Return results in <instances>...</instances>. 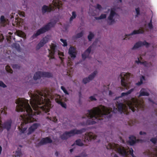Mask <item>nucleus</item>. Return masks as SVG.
I'll use <instances>...</instances> for the list:
<instances>
[{
    "label": "nucleus",
    "instance_id": "nucleus-1",
    "mask_svg": "<svg viewBox=\"0 0 157 157\" xmlns=\"http://www.w3.org/2000/svg\"><path fill=\"white\" fill-rule=\"evenodd\" d=\"M111 111L110 109L101 105L100 107H95L93 110H89V125L105 121L104 118L111 117Z\"/></svg>",
    "mask_w": 157,
    "mask_h": 157
},
{
    "label": "nucleus",
    "instance_id": "nucleus-2",
    "mask_svg": "<svg viewBox=\"0 0 157 157\" xmlns=\"http://www.w3.org/2000/svg\"><path fill=\"white\" fill-rule=\"evenodd\" d=\"M46 91H38L37 94L32 95L31 100H30V103L33 109L38 114H42V112L47 113L50 110L48 105H45L39 106L44 104L45 102V98L48 97V95Z\"/></svg>",
    "mask_w": 157,
    "mask_h": 157
},
{
    "label": "nucleus",
    "instance_id": "nucleus-3",
    "mask_svg": "<svg viewBox=\"0 0 157 157\" xmlns=\"http://www.w3.org/2000/svg\"><path fill=\"white\" fill-rule=\"evenodd\" d=\"M29 100L24 98H19L16 101L17 104L16 110L17 112H24L21 117L24 119L30 120L33 116V111L29 103Z\"/></svg>",
    "mask_w": 157,
    "mask_h": 157
},
{
    "label": "nucleus",
    "instance_id": "nucleus-4",
    "mask_svg": "<svg viewBox=\"0 0 157 157\" xmlns=\"http://www.w3.org/2000/svg\"><path fill=\"white\" fill-rule=\"evenodd\" d=\"M84 129L80 130L74 129L70 131L65 132L60 136V138L62 140H67L70 137L73 136L75 134H79L82 133L85 131Z\"/></svg>",
    "mask_w": 157,
    "mask_h": 157
},
{
    "label": "nucleus",
    "instance_id": "nucleus-5",
    "mask_svg": "<svg viewBox=\"0 0 157 157\" xmlns=\"http://www.w3.org/2000/svg\"><path fill=\"white\" fill-rule=\"evenodd\" d=\"M52 4L53 6L51 5L50 7L46 5L44 6L42 8V12L44 14L46 12H50L51 10H54L55 7L58 8L59 9L62 5L59 0H53Z\"/></svg>",
    "mask_w": 157,
    "mask_h": 157
},
{
    "label": "nucleus",
    "instance_id": "nucleus-6",
    "mask_svg": "<svg viewBox=\"0 0 157 157\" xmlns=\"http://www.w3.org/2000/svg\"><path fill=\"white\" fill-rule=\"evenodd\" d=\"M109 147H107V149H113L117 150L118 152L121 155L123 156H126L128 155V152L127 151L124 147L120 146L118 144L110 143L108 144Z\"/></svg>",
    "mask_w": 157,
    "mask_h": 157
},
{
    "label": "nucleus",
    "instance_id": "nucleus-7",
    "mask_svg": "<svg viewBox=\"0 0 157 157\" xmlns=\"http://www.w3.org/2000/svg\"><path fill=\"white\" fill-rule=\"evenodd\" d=\"M127 105L129 109L133 112H135L136 110H138L139 108L143 105L137 98H133L131 101H129L127 103Z\"/></svg>",
    "mask_w": 157,
    "mask_h": 157
},
{
    "label": "nucleus",
    "instance_id": "nucleus-8",
    "mask_svg": "<svg viewBox=\"0 0 157 157\" xmlns=\"http://www.w3.org/2000/svg\"><path fill=\"white\" fill-rule=\"evenodd\" d=\"M130 74L129 73H125L123 72L121 73L120 75L121 79V85L126 89H128L129 88L130 83L128 82V79Z\"/></svg>",
    "mask_w": 157,
    "mask_h": 157
},
{
    "label": "nucleus",
    "instance_id": "nucleus-9",
    "mask_svg": "<svg viewBox=\"0 0 157 157\" xmlns=\"http://www.w3.org/2000/svg\"><path fill=\"white\" fill-rule=\"evenodd\" d=\"M54 23L53 22H50L48 24L39 29L36 33H34L32 36L33 38H36L40 35L44 33L49 30L52 27L54 26Z\"/></svg>",
    "mask_w": 157,
    "mask_h": 157
},
{
    "label": "nucleus",
    "instance_id": "nucleus-10",
    "mask_svg": "<svg viewBox=\"0 0 157 157\" xmlns=\"http://www.w3.org/2000/svg\"><path fill=\"white\" fill-rule=\"evenodd\" d=\"M116 9L115 8H113L111 9L110 13L108 17V19L109 21H108V24L111 25L115 22V20L113 18V17L115 16H119L115 12Z\"/></svg>",
    "mask_w": 157,
    "mask_h": 157
},
{
    "label": "nucleus",
    "instance_id": "nucleus-11",
    "mask_svg": "<svg viewBox=\"0 0 157 157\" xmlns=\"http://www.w3.org/2000/svg\"><path fill=\"white\" fill-rule=\"evenodd\" d=\"M149 45L150 44L147 42L145 40L143 42L139 41L135 44L134 46L132 48V49H135L143 46H145L146 47H148Z\"/></svg>",
    "mask_w": 157,
    "mask_h": 157
},
{
    "label": "nucleus",
    "instance_id": "nucleus-12",
    "mask_svg": "<svg viewBox=\"0 0 157 157\" xmlns=\"http://www.w3.org/2000/svg\"><path fill=\"white\" fill-rule=\"evenodd\" d=\"M68 53L69 56H68V58L69 60H70L71 58L73 59H75L76 57L77 54L76 49L73 47L71 46L69 49Z\"/></svg>",
    "mask_w": 157,
    "mask_h": 157
},
{
    "label": "nucleus",
    "instance_id": "nucleus-13",
    "mask_svg": "<svg viewBox=\"0 0 157 157\" xmlns=\"http://www.w3.org/2000/svg\"><path fill=\"white\" fill-rule=\"evenodd\" d=\"M144 33V31L142 29H140L137 30H134L130 34L125 35V38H124V39H125V38H129V37H130V36L133 35L139 34H142Z\"/></svg>",
    "mask_w": 157,
    "mask_h": 157
},
{
    "label": "nucleus",
    "instance_id": "nucleus-14",
    "mask_svg": "<svg viewBox=\"0 0 157 157\" xmlns=\"http://www.w3.org/2000/svg\"><path fill=\"white\" fill-rule=\"evenodd\" d=\"M49 39L48 37L46 36L43 38L39 43L38 44L37 46V48L38 49H40L41 47L44 46L45 44L48 41Z\"/></svg>",
    "mask_w": 157,
    "mask_h": 157
},
{
    "label": "nucleus",
    "instance_id": "nucleus-15",
    "mask_svg": "<svg viewBox=\"0 0 157 157\" xmlns=\"http://www.w3.org/2000/svg\"><path fill=\"white\" fill-rule=\"evenodd\" d=\"M129 140L128 141V143L130 145H133L136 142H138L139 141V139H136V137L134 136H131L129 137Z\"/></svg>",
    "mask_w": 157,
    "mask_h": 157
},
{
    "label": "nucleus",
    "instance_id": "nucleus-16",
    "mask_svg": "<svg viewBox=\"0 0 157 157\" xmlns=\"http://www.w3.org/2000/svg\"><path fill=\"white\" fill-rule=\"evenodd\" d=\"M52 140L49 137H47L42 139L39 143L40 145H44L52 143Z\"/></svg>",
    "mask_w": 157,
    "mask_h": 157
},
{
    "label": "nucleus",
    "instance_id": "nucleus-17",
    "mask_svg": "<svg viewBox=\"0 0 157 157\" xmlns=\"http://www.w3.org/2000/svg\"><path fill=\"white\" fill-rule=\"evenodd\" d=\"M144 154L145 155H147L148 157H157V149H156L153 153L148 150L144 152Z\"/></svg>",
    "mask_w": 157,
    "mask_h": 157
},
{
    "label": "nucleus",
    "instance_id": "nucleus-18",
    "mask_svg": "<svg viewBox=\"0 0 157 157\" xmlns=\"http://www.w3.org/2000/svg\"><path fill=\"white\" fill-rule=\"evenodd\" d=\"M56 46L54 44H52L51 46V51L49 50V52L50 55L51 56L50 58L51 59H54V57L53 56L55 54L56 48Z\"/></svg>",
    "mask_w": 157,
    "mask_h": 157
},
{
    "label": "nucleus",
    "instance_id": "nucleus-19",
    "mask_svg": "<svg viewBox=\"0 0 157 157\" xmlns=\"http://www.w3.org/2000/svg\"><path fill=\"white\" fill-rule=\"evenodd\" d=\"M0 24L2 26H4L8 23V20L5 18L4 16H2L0 18Z\"/></svg>",
    "mask_w": 157,
    "mask_h": 157
},
{
    "label": "nucleus",
    "instance_id": "nucleus-20",
    "mask_svg": "<svg viewBox=\"0 0 157 157\" xmlns=\"http://www.w3.org/2000/svg\"><path fill=\"white\" fill-rule=\"evenodd\" d=\"M40 125V124L38 123H35L33 124V125L29 128V134H31L36 129L38 126Z\"/></svg>",
    "mask_w": 157,
    "mask_h": 157
},
{
    "label": "nucleus",
    "instance_id": "nucleus-21",
    "mask_svg": "<svg viewBox=\"0 0 157 157\" xmlns=\"http://www.w3.org/2000/svg\"><path fill=\"white\" fill-rule=\"evenodd\" d=\"M41 77H42L41 71H39L36 72L34 75L33 77V79L35 80H36L40 79Z\"/></svg>",
    "mask_w": 157,
    "mask_h": 157
},
{
    "label": "nucleus",
    "instance_id": "nucleus-22",
    "mask_svg": "<svg viewBox=\"0 0 157 157\" xmlns=\"http://www.w3.org/2000/svg\"><path fill=\"white\" fill-rule=\"evenodd\" d=\"M117 102L118 103L117 108L118 109V111L122 113L123 112L124 110V105L123 103H118L117 101Z\"/></svg>",
    "mask_w": 157,
    "mask_h": 157
},
{
    "label": "nucleus",
    "instance_id": "nucleus-23",
    "mask_svg": "<svg viewBox=\"0 0 157 157\" xmlns=\"http://www.w3.org/2000/svg\"><path fill=\"white\" fill-rule=\"evenodd\" d=\"M42 77H46V78H51L52 77V74L48 72H44V71H41Z\"/></svg>",
    "mask_w": 157,
    "mask_h": 157
},
{
    "label": "nucleus",
    "instance_id": "nucleus-24",
    "mask_svg": "<svg viewBox=\"0 0 157 157\" xmlns=\"http://www.w3.org/2000/svg\"><path fill=\"white\" fill-rule=\"evenodd\" d=\"M145 90L144 88H142L140 92V94L139 97H140L142 96H148L149 95V94L147 92H145L144 90Z\"/></svg>",
    "mask_w": 157,
    "mask_h": 157
},
{
    "label": "nucleus",
    "instance_id": "nucleus-25",
    "mask_svg": "<svg viewBox=\"0 0 157 157\" xmlns=\"http://www.w3.org/2000/svg\"><path fill=\"white\" fill-rule=\"evenodd\" d=\"M97 73V71H95L89 75V82L90 81V80H92L94 78Z\"/></svg>",
    "mask_w": 157,
    "mask_h": 157
},
{
    "label": "nucleus",
    "instance_id": "nucleus-26",
    "mask_svg": "<svg viewBox=\"0 0 157 157\" xmlns=\"http://www.w3.org/2000/svg\"><path fill=\"white\" fill-rule=\"evenodd\" d=\"M134 90V88L131 89L129 90L126 92H123L121 94V97L124 96H125L128 95V94H130Z\"/></svg>",
    "mask_w": 157,
    "mask_h": 157
},
{
    "label": "nucleus",
    "instance_id": "nucleus-27",
    "mask_svg": "<svg viewBox=\"0 0 157 157\" xmlns=\"http://www.w3.org/2000/svg\"><path fill=\"white\" fill-rule=\"evenodd\" d=\"M16 33L17 35L20 37L24 38L25 36V33L21 31H17Z\"/></svg>",
    "mask_w": 157,
    "mask_h": 157
},
{
    "label": "nucleus",
    "instance_id": "nucleus-28",
    "mask_svg": "<svg viewBox=\"0 0 157 157\" xmlns=\"http://www.w3.org/2000/svg\"><path fill=\"white\" fill-rule=\"evenodd\" d=\"M88 56V48L82 54V57L83 59H85Z\"/></svg>",
    "mask_w": 157,
    "mask_h": 157
},
{
    "label": "nucleus",
    "instance_id": "nucleus-29",
    "mask_svg": "<svg viewBox=\"0 0 157 157\" xmlns=\"http://www.w3.org/2000/svg\"><path fill=\"white\" fill-rule=\"evenodd\" d=\"M72 16L70 18L69 21L70 23L73 20V19H75L76 17L77 16V14L76 12L75 11H73L72 13Z\"/></svg>",
    "mask_w": 157,
    "mask_h": 157
},
{
    "label": "nucleus",
    "instance_id": "nucleus-30",
    "mask_svg": "<svg viewBox=\"0 0 157 157\" xmlns=\"http://www.w3.org/2000/svg\"><path fill=\"white\" fill-rule=\"evenodd\" d=\"M56 102L59 104H60L61 106L63 108H66L67 107V105L65 103H63L60 100L58 99L56 100Z\"/></svg>",
    "mask_w": 157,
    "mask_h": 157
},
{
    "label": "nucleus",
    "instance_id": "nucleus-31",
    "mask_svg": "<svg viewBox=\"0 0 157 157\" xmlns=\"http://www.w3.org/2000/svg\"><path fill=\"white\" fill-rule=\"evenodd\" d=\"M106 15L105 14H101L99 17H95V19L96 20L102 19L106 18Z\"/></svg>",
    "mask_w": 157,
    "mask_h": 157
},
{
    "label": "nucleus",
    "instance_id": "nucleus-32",
    "mask_svg": "<svg viewBox=\"0 0 157 157\" xmlns=\"http://www.w3.org/2000/svg\"><path fill=\"white\" fill-rule=\"evenodd\" d=\"M145 80V77L144 76H142L140 78V81L136 83V85L138 86H140L141 85L143 82V81Z\"/></svg>",
    "mask_w": 157,
    "mask_h": 157
},
{
    "label": "nucleus",
    "instance_id": "nucleus-33",
    "mask_svg": "<svg viewBox=\"0 0 157 157\" xmlns=\"http://www.w3.org/2000/svg\"><path fill=\"white\" fill-rule=\"evenodd\" d=\"M15 156L16 157L21 156L22 155V153L20 149H18L17 151H16L15 154Z\"/></svg>",
    "mask_w": 157,
    "mask_h": 157
},
{
    "label": "nucleus",
    "instance_id": "nucleus-34",
    "mask_svg": "<svg viewBox=\"0 0 157 157\" xmlns=\"http://www.w3.org/2000/svg\"><path fill=\"white\" fill-rule=\"evenodd\" d=\"M75 142L76 144L79 146H82L83 145V143L80 139H79L76 140Z\"/></svg>",
    "mask_w": 157,
    "mask_h": 157
},
{
    "label": "nucleus",
    "instance_id": "nucleus-35",
    "mask_svg": "<svg viewBox=\"0 0 157 157\" xmlns=\"http://www.w3.org/2000/svg\"><path fill=\"white\" fill-rule=\"evenodd\" d=\"M5 69L7 72L10 73H13V71L10 67L9 66L7 65L5 67Z\"/></svg>",
    "mask_w": 157,
    "mask_h": 157
},
{
    "label": "nucleus",
    "instance_id": "nucleus-36",
    "mask_svg": "<svg viewBox=\"0 0 157 157\" xmlns=\"http://www.w3.org/2000/svg\"><path fill=\"white\" fill-rule=\"evenodd\" d=\"M12 67L13 69H19L20 67V66L17 64H13L12 65Z\"/></svg>",
    "mask_w": 157,
    "mask_h": 157
},
{
    "label": "nucleus",
    "instance_id": "nucleus-37",
    "mask_svg": "<svg viewBox=\"0 0 157 157\" xmlns=\"http://www.w3.org/2000/svg\"><path fill=\"white\" fill-rule=\"evenodd\" d=\"M89 141L90 140H91L92 139L94 140H95L97 138V136L96 135H94V136L92 137V136H91V135L90 134V132H89Z\"/></svg>",
    "mask_w": 157,
    "mask_h": 157
},
{
    "label": "nucleus",
    "instance_id": "nucleus-38",
    "mask_svg": "<svg viewBox=\"0 0 157 157\" xmlns=\"http://www.w3.org/2000/svg\"><path fill=\"white\" fill-rule=\"evenodd\" d=\"M94 34L91 32H89V41H91L94 37Z\"/></svg>",
    "mask_w": 157,
    "mask_h": 157
},
{
    "label": "nucleus",
    "instance_id": "nucleus-39",
    "mask_svg": "<svg viewBox=\"0 0 157 157\" xmlns=\"http://www.w3.org/2000/svg\"><path fill=\"white\" fill-rule=\"evenodd\" d=\"M83 35V32L82 31L80 33H78L76 35L75 37L77 38H80Z\"/></svg>",
    "mask_w": 157,
    "mask_h": 157
},
{
    "label": "nucleus",
    "instance_id": "nucleus-40",
    "mask_svg": "<svg viewBox=\"0 0 157 157\" xmlns=\"http://www.w3.org/2000/svg\"><path fill=\"white\" fill-rule=\"evenodd\" d=\"M135 10L136 13V17H138V16L140 15V8L138 7L136 8Z\"/></svg>",
    "mask_w": 157,
    "mask_h": 157
},
{
    "label": "nucleus",
    "instance_id": "nucleus-41",
    "mask_svg": "<svg viewBox=\"0 0 157 157\" xmlns=\"http://www.w3.org/2000/svg\"><path fill=\"white\" fill-rule=\"evenodd\" d=\"M0 87L3 88H5L7 87V86L4 84L2 81H0Z\"/></svg>",
    "mask_w": 157,
    "mask_h": 157
},
{
    "label": "nucleus",
    "instance_id": "nucleus-42",
    "mask_svg": "<svg viewBox=\"0 0 157 157\" xmlns=\"http://www.w3.org/2000/svg\"><path fill=\"white\" fill-rule=\"evenodd\" d=\"M61 88L66 94L68 95L69 94V93L67 91V90L63 86H61Z\"/></svg>",
    "mask_w": 157,
    "mask_h": 157
},
{
    "label": "nucleus",
    "instance_id": "nucleus-43",
    "mask_svg": "<svg viewBox=\"0 0 157 157\" xmlns=\"http://www.w3.org/2000/svg\"><path fill=\"white\" fill-rule=\"evenodd\" d=\"M60 40L63 43V46H66L67 45V44L66 40H64L62 39H61Z\"/></svg>",
    "mask_w": 157,
    "mask_h": 157
},
{
    "label": "nucleus",
    "instance_id": "nucleus-44",
    "mask_svg": "<svg viewBox=\"0 0 157 157\" xmlns=\"http://www.w3.org/2000/svg\"><path fill=\"white\" fill-rule=\"evenodd\" d=\"M148 26L150 29H151L153 28V25L152 24V21L151 19L150 21V22L148 24Z\"/></svg>",
    "mask_w": 157,
    "mask_h": 157
},
{
    "label": "nucleus",
    "instance_id": "nucleus-45",
    "mask_svg": "<svg viewBox=\"0 0 157 157\" xmlns=\"http://www.w3.org/2000/svg\"><path fill=\"white\" fill-rule=\"evenodd\" d=\"M150 141L153 144H155L157 141V139L156 138H152L150 139Z\"/></svg>",
    "mask_w": 157,
    "mask_h": 157
},
{
    "label": "nucleus",
    "instance_id": "nucleus-46",
    "mask_svg": "<svg viewBox=\"0 0 157 157\" xmlns=\"http://www.w3.org/2000/svg\"><path fill=\"white\" fill-rule=\"evenodd\" d=\"M82 82L85 84L87 83L88 82V77H86L84 78L83 79Z\"/></svg>",
    "mask_w": 157,
    "mask_h": 157
},
{
    "label": "nucleus",
    "instance_id": "nucleus-47",
    "mask_svg": "<svg viewBox=\"0 0 157 157\" xmlns=\"http://www.w3.org/2000/svg\"><path fill=\"white\" fill-rule=\"evenodd\" d=\"M13 46L15 47L17 49V50H18L20 49V47L19 44H13Z\"/></svg>",
    "mask_w": 157,
    "mask_h": 157
},
{
    "label": "nucleus",
    "instance_id": "nucleus-48",
    "mask_svg": "<svg viewBox=\"0 0 157 157\" xmlns=\"http://www.w3.org/2000/svg\"><path fill=\"white\" fill-rule=\"evenodd\" d=\"M89 99H90L91 101H96L97 100L93 96H91L90 97H89Z\"/></svg>",
    "mask_w": 157,
    "mask_h": 157
},
{
    "label": "nucleus",
    "instance_id": "nucleus-49",
    "mask_svg": "<svg viewBox=\"0 0 157 157\" xmlns=\"http://www.w3.org/2000/svg\"><path fill=\"white\" fill-rule=\"evenodd\" d=\"M96 8L98 9L99 10H100L101 9L102 7L101 5L98 4L97 5Z\"/></svg>",
    "mask_w": 157,
    "mask_h": 157
},
{
    "label": "nucleus",
    "instance_id": "nucleus-50",
    "mask_svg": "<svg viewBox=\"0 0 157 157\" xmlns=\"http://www.w3.org/2000/svg\"><path fill=\"white\" fill-rule=\"evenodd\" d=\"M129 154L131 155L132 156L134 155L133 153V150L132 148H131V149L129 150Z\"/></svg>",
    "mask_w": 157,
    "mask_h": 157
},
{
    "label": "nucleus",
    "instance_id": "nucleus-51",
    "mask_svg": "<svg viewBox=\"0 0 157 157\" xmlns=\"http://www.w3.org/2000/svg\"><path fill=\"white\" fill-rule=\"evenodd\" d=\"M4 39V37L2 35H0V42H2Z\"/></svg>",
    "mask_w": 157,
    "mask_h": 157
},
{
    "label": "nucleus",
    "instance_id": "nucleus-52",
    "mask_svg": "<svg viewBox=\"0 0 157 157\" xmlns=\"http://www.w3.org/2000/svg\"><path fill=\"white\" fill-rule=\"evenodd\" d=\"M87 156V154L85 152H83L82 154V157H86Z\"/></svg>",
    "mask_w": 157,
    "mask_h": 157
},
{
    "label": "nucleus",
    "instance_id": "nucleus-53",
    "mask_svg": "<svg viewBox=\"0 0 157 157\" xmlns=\"http://www.w3.org/2000/svg\"><path fill=\"white\" fill-rule=\"evenodd\" d=\"M140 135H146V133L145 132H143L142 131H140Z\"/></svg>",
    "mask_w": 157,
    "mask_h": 157
},
{
    "label": "nucleus",
    "instance_id": "nucleus-54",
    "mask_svg": "<svg viewBox=\"0 0 157 157\" xmlns=\"http://www.w3.org/2000/svg\"><path fill=\"white\" fill-rule=\"evenodd\" d=\"M88 139V137L87 136H85V139L84 141L85 142L87 141Z\"/></svg>",
    "mask_w": 157,
    "mask_h": 157
},
{
    "label": "nucleus",
    "instance_id": "nucleus-55",
    "mask_svg": "<svg viewBox=\"0 0 157 157\" xmlns=\"http://www.w3.org/2000/svg\"><path fill=\"white\" fill-rule=\"evenodd\" d=\"M138 59H139L138 58ZM136 63H137V64H139V63L141 64V61H140V60H139V59H138V60H136Z\"/></svg>",
    "mask_w": 157,
    "mask_h": 157
},
{
    "label": "nucleus",
    "instance_id": "nucleus-56",
    "mask_svg": "<svg viewBox=\"0 0 157 157\" xmlns=\"http://www.w3.org/2000/svg\"><path fill=\"white\" fill-rule=\"evenodd\" d=\"M146 64H147V62L146 61L141 62V64H142L144 65L145 66H146Z\"/></svg>",
    "mask_w": 157,
    "mask_h": 157
},
{
    "label": "nucleus",
    "instance_id": "nucleus-57",
    "mask_svg": "<svg viewBox=\"0 0 157 157\" xmlns=\"http://www.w3.org/2000/svg\"><path fill=\"white\" fill-rule=\"evenodd\" d=\"M91 48H92L91 46H89V54L90 53V52H91Z\"/></svg>",
    "mask_w": 157,
    "mask_h": 157
},
{
    "label": "nucleus",
    "instance_id": "nucleus-58",
    "mask_svg": "<svg viewBox=\"0 0 157 157\" xmlns=\"http://www.w3.org/2000/svg\"><path fill=\"white\" fill-rule=\"evenodd\" d=\"M97 42V40H96L92 44V45H95L96 44Z\"/></svg>",
    "mask_w": 157,
    "mask_h": 157
},
{
    "label": "nucleus",
    "instance_id": "nucleus-59",
    "mask_svg": "<svg viewBox=\"0 0 157 157\" xmlns=\"http://www.w3.org/2000/svg\"><path fill=\"white\" fill-rule=\"evenodd\" d=\"M59 55H60V56H64V54L63 53H59Z\"/></svg>",
    "mask_w": 157,
    "mask_h": 157
},
{
    "label": "nucleus",
    "instance_id": "nucleus-60",
    "mask_svg": "<svg viewBox=\"0 0 157 157\" xmlns=\"http://www.w3.org/2000/svg\"><path fill=\"white\" fill-rule=\"evenodd\" d=\"M88 115H86L85 117H82V118H86H86H87L86 121H88Z\"/></svg>",
    "mask_w": 157,
    "mask_h": 157
},
{
    "label": "nucleus",
    "instance_id": "nucleus-61",
    "mask_svg": "<svg viewBox=\"0 0 157 157\" xmlns=\"http://www.w3.org/2000/svg\"><path fill=\"white\" fill-rule=\"evenodd\" d=\"M2 150V147L1 146H0V154H1Z\"/></svg>",
    "mask_w": 157,
    "mask_h": 157
},
{
    "label": "nucleus",
    "instance_id": "nucleus-62",
    "mask_svg": "<svg viewBox=\"0 0 157 157\" xmlns=\"http://www.w3.org/2000/svg\"><path fill=\"white\" fill-rule=\"evenodd\" d=\"M55 155L56 156H58V153L57 152H56V153H55Z\"/></svg>",
    "mask_w": 157,
    "mask_h": 157
},
{
    "label": "nucleus",
    "instance_id": "nucleus-63",
    "mask_svg": "<svg viewBox=\"0 0 157 157\" xmlns=\"http://www.w3.org/2000/svg\"><path fill=\"white\" fill-rule=\"evenodd\" d=\"M114 157H119L116 154H115Z\"/></svg>",
    "mask_w": 157,
    "mask_h": 157
},
{
    "label": "nucleus",
    "instance_id": "nucleus-64",
    "mask_svg": "<svg viewBox=\"0 0 157 157\" xmlns=\"http://www.w3.org/2000/svg\"><path fill=\"white\" fill-rule=\"evenodd\" d=\"M73 151V149H71L70 150V151L71 152H72Z\"/></svg>",
    "mask_w": 157,
    "mask_h": 157
}]
</instances>
